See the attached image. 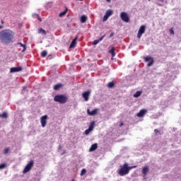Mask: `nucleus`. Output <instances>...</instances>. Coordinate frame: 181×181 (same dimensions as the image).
<instances>
[{
    "instance_id": "nucleus-1",
    "label": "nucleus",
    "mask_w": 181,
    "mask_h": 181,
    "mask_svg": "<svg viewBox=\"0 0 181 181\" xmlns=\"http://www.w3.org/2000/svg\"><path fill=\"white\" fill-rule=\"evenodd\" d=\"M13 39H15V33L13 30L6 29L0 31V40L1 43L8 45V43L13 42Z\"/></svg>"
},
{
    "instance_id": "nucleus-2",
    "label": "nucleus",
    "mask_w": 181,
    "mask_h": 181,
    "mask_svg": "<svg viewBox=\"0 0 181 181\" xmlns=\"http://www.w3.org/2000/svg\"><path fill=\"white\" fill-rule=\"evenodd\" d=\"M67 100V96L64 95H57L54 98V101H55V103H59V104H66Z\"/></svg>"
},
{
    "instance_id": "nucleus-3",
    "label": "nucleus",
    "mask_w": 181,
    "mask_h": 181,
    "mask_svg": "<svg viewBox=\"0 0 181 181\" xmlns=\"http://www.w3.org/2000/svg\"><path fill=\"white\" fill-rule=\"evenodd\" d=\"M117 173L120 176H125L128 175V168L127 167V163H124L122 165H120V169L117 170Z\"/></svg>"
},
{
    "instance_id": "nucleus-4",
    "label": "nucleus",
    "mask_w": 181,
    "mask_h": 181,
    "mask_svg": "<svg viewBox=\"0 0 181 181\" xmlns=\"http://www.w3.org/2000/svg\"><path fill=\"white\" fill-rule=\"evenodd\" d=\"M33 165H35L33 160H30L23 170V173H28V172H30V170L33 168Z\"/></svg>"
},
{
    "instance_id": "nucleus-5",
    "label": "nucleus",
    "mask_w": 181,
    "mask_h": 181,
    "mask_svg": "<svg viewBox=\"0 0 181 181\" xmlns=\"http://www.w3.org/2000/svg\"><path fill=\"white\" fill-rule=\"evenodd\" d=\"M120 18L123 22H126L127 23L129 22V16H128V13H127V12H122L120 13Z\"/></svg>"
},
{
    "instance_id": "nucleus-6",
    "label": "nucleus",
    "mask_w": 181,
    "mask_h": 181,
    "mask_svg": "<svg viewBox=\"0 0 181 181\" xmlns=\"http://www.w3.org/2000/svg\"><path fill=\"white\" fill-rule=\"evenodd\" d=\"M94 125H95V122L93 121L90 124L88 129L85 131V134L88 135L94 129Z\"/></svg>"
},
{
    "instance_id": "nucleus-7",
    "label": "nucleus",
    "mask_w": 181,
    "mask_h": 181,
    "mask_svg": "<svg viewBox=\"0 0 181 181\" xmlns=\"http://www.w3.org/2000/svg\"><path fill=\"white\" fill-rule=\"evenodd\" d=\"M145 29H146L145 25H141L140 27L138 34H137L138 39H141V37H142V35H144V33H145Z\"/></svg>"
},
{
    "instance_id": "nucleus-8",
    "label": "nucleus",
    "mask_w": 181,
    "mask_h": 181,
    "mask_svg": "<svg viewBox=\"0 0 181 181\" xmlns=\"http://www.w3.org/2000/svg\"><path fill=\"white\" fill-rule=\"evenodd\" d=\"M113 13H114V11H112V10L111 9L107 10L103 17V22H105L108 19V18L111 16Z\"/></svg>"
},
{
    "instance_id": "nucleus-9",
    "label": "nucleus",
    "mask_w": 181,
    "mask_h": 181,
    "mask_svg": "<svg viewBox=\"0 0 181 181\" xmlns=\"http://www.w3.org/2000/svg\"><path fill=\"white\" fill-rule=\"evenodd\" d=\"M41 125L42 128H45L46 127V124H47V115H44L41 117Z\"/></svg>"
},
{
    "instance_id": "nucleus-10",
    "label": "nucleus",
    "mask_w": 181,
    "mask_h": 181,
    "mask_svg": "<svg viewBox=\"0 0 181 181\" xmlns=\"http://www.w3.org/2000/svg\"><path fill=\"white\" fill-rule=\"evenodd\" d=\"M144 60H145V62H149L148 63V64H147L148 67H151V66H152V65L153 64V57H146L144 58Z\"/></svg>"
},
{
    "instance_id": "nucleus-11",
    "label": "nucleus",
    "mask_w": 181,
    "mask_h": 181,
    "mask_svg": "<svg viewBox=\"0 0 181 181\" xmlns=\"http://www.w3.org/2000/svg\"><path fill=\"white\" fill-rule=\"evenodd\" d=\"M90 94H91V92L90 90L83 93L82 97L83 98H84L85 101H88V97H90Z\"/></svg>"
},
{
    "instance_id": "nucleus-12",
    "label": "nucleus",
    "mask_w": 181,
    "mask_h": 181,
    "mask_svg": "<svg viewBox=\"0 0 181 181\" xmlns=\"http://www.w3.org/2000/svg\"><path fill=\"white\" fill-rule=\"evenodd\" d=\"M77 39H78V36H76L71 42L69 47L70 49H74L77 45Z\"/></svg>"
},
{
    "instance_id": "nucleus-13",
    "label": "nucleus",
    "mask_w": 181,
    "mask_h": 181,
    "mask_svg": "<svg viewBox=\"0 0 181 181\" xmlns=\"http://www.w3.org/2000/svg\"><path fill=\"white\" fill-rule=\"evenodd\" d=\"M146 110L145 109H142L139 111V112L137 113V117H139V118H142V117H144L145 115L146 114Z\"/></svg>"
},
{
    "instance_id": "nucleus-14",
    "label": "nucleus",
    "mask_w": 181,
    "mask_h": 181,
    "mask_svg": "<svg viewBox=\"0 0 181 181\" xmlns=\"http://www.w3.org/2000/svg\"><path fill=\"white\" fill-rule=\"evenodd\" d=\"M22 67H12L10 69L11 73H17L18 71H22Z\"/></svg>"
},
{
    "instance_id": "nucleus-15",
    "label": "nucleus",
    "mask_w": 181,
    "mask_h": 181,
    "mask_svg": "<svg viewBox=\"0 0 181 181\" xmlns=\"http://www.w3.org/2000/svg\"><path fill=\"white\" fill-rule=\"evenodd\" d=\"M148 172H149V168H148V166H144L142 168V173L144 175V177H146V175H148Z\"/></svg>"
},
{
    "instance_id": "nucleus-16",
    "label": "nucleus",
    "mask_w": 181,
    "mask_h": 181,
    "mask_svg": "<svg viewBox=\"0 0 181 181\" xmlns=\"http://www.w3.org/2000/svg\"><path fill=\"white\" fill-rule=\"evenodd\" d=\"M98 111V109H94L91 112L90 111V109L87 110L88 115H90V116L95 115L97 114Z\"/></svg>"
},
{
    "instance_id": "nucleus-17",
    "label": "nucleus",
    "mask_w": 181,
    "mask_h": 181,
    "mask_svg": "<svg viewBox=\"0 0 181 181\" xmlns=\"http://www.w3.org/2000/svg\"><path fill=\"white\" fill-rule=\"evenodd\" d=\"M105 37V35H104L103 37H100L98 40H94L93 42L92 45H93V46H95V45H98V42H101V40H103Z\"/></svg>"
},
{
    "instance_id": "nucleus-18",
    "label": "nucleus",
    "mask_w": 181,
    "mask_h": 181,
    "mask_svg": "<svg viewBox=\"0 0 181 181\" xmlns=\"http://www.w3.org/2000/svg\"><path fill=\"white\" fill-rule=\"evenodd\" d=\"M98 148V144H92L90 148H89V151L94 152V151H95V149H97Z\"/></svg>"
},
{
    "instance_id": "nucleus-19",
    "label": "nucleus",
    "mask_w": 181,
    "mask_h": 181,
    "mask_svg": "<svg viewBox=\"0 0 181 181\" xmlns=\"http://www.w3.org/2000/svg\"><path fill=\"white\" fill-rule=\"evenodd\" d=\"M62 87H63V84L57 83L54 86V90H55V91H57V90H59V88H62Z\"/></svg>"
},
{
    "instance_id": "nucleus-20",
    "label": "nucleus",
    "mask_w": 181,
    "mask_h": 181,
    "mask_svg": "<svg viewBox=\"0 0 181 181\" xmlns=\"http://www.w3.org/2000/svg\"><path fill=\"white\" fill-rule=\"evenodd\" d=\"M87 22V16L83 15L81 17V23H86Z\"/></svg>"
},
{
    "instance_id": "nucleus-21",
    "label": "nucleus",
    "mask_w": 181,
    "mask_h": 181,
    "mask_svg": "<svg viewBox=\"0 0 181 181\" xmlns=\"http://www.w3.org/2000/svg\"><path fill=\"white\" fill-rule=\"evenodd\" d=\"M18 45L21 46V47H23L22 52H25L26 51V45H23L21 42L17 43Z\"/></svg>"
},
{
    "instance_id": "nucleus-22",
    "label": "nucleus",
    "mask_w": 181,
    "mask_h": 181,
    "mask_svg": "<svg viewBox=\"0 0 181 181\" xmlns=\"http://www.w3.org/2000/svg\"><path fill=\"white\" fill-rule=\"evenodd\" d=\"M141 94H142L141 91H136V93L134 95V98H138V97H141Z\"/></svg>"
},
{
    "instance_id": "nucleus-23",
    "label": "nucleus",
    "mask_w": 181,
    "mask_h": 181,
    "mask_svg": "<svg viewBox=\"0 0 181 181\" xmlns=\"http://www.w3.org/2000/svg\"><path fill=\"white\" fill-rule=\"evenodd\" d=\"M38 33H41L42 35H47L46 30L43 28H40L38 30Z\"/></svg>"
},
{
    "instance_id": "nucleus-24",
    "label": "nucleus",
    "mask_w": 181,
    "mask_h": 181,
    "mask_svg": "<svg viewBox=\"0 0 181 181\" xmlns=\"http://www.w3.org/2000/svg\"><path fill=\"white\" fill-rule=\"evenodd\" d=\"M127 172H128V173H129V170H131L132 169H135V168H136V165L129 166L127 163Z\"/></svg>"
},
{
    "instance_id": "nucleus-25",
    "label": "nucleus",
    "mask_w": 181,
    "mask_h": 181,
    "mask_svg": "<svg viewBox=\"0 0 181 181\" xmlns=\"http://www.w3.org/2000/svg\"><path fill=\"white\" fill-rule=\"evenodd\" d=\"M67 11H68V9L66 8L65 11L61 12V13L59 14V18H62V16H64V15H66V14L67 13Z\"/></svg>"
},
{
    "instance_id": "nucleus-26",
    "label": "nucleus",
    "mask_w": 181,
    "mask_h": 181,
    "mask_svg": "<svg viewBox=\"0 0 181 181\" xmlns=\"http://www.w3.org/2000/svg\"><path fill=\"white\" fill-rule=\"evenodd\" d=\"M110 53L112 54V57L115 56V48L112 47L110 51Z\"/></svg>"
},
{
    "instance_id": "nucleus-27",
    "label": "nucleus",
    "mask_w": 181,
    "mask_h": 181,
    "mask_svg": "<svg viewBox=\"0 0 181 181\" xmlns=\"http://www.w3.org/2000/svg\"><path fill=\"white\" fill-rule=\"evenodd\" d=\"M47 56V51L44 50L41 52V57H46Z\"/></svg>"
},
{
    "instance_id": "nucleus-28",
    "label": "nucleus",
    "mask_w": 181,
    "mask_h": 181,
    "mask_svg": "<svg viewBox=\"0 0 181 181\" xmlns=\"http://www.w3.org/2000/svg\"><path fill=\"white\" fill-rule=\"evenodd\" d=\"M114 86H115V84L114 83V81L110 82L107 84L108 88H112L114 87Z\"/></svg>"
},
{
    "instance_id": "nucleus-29",
    "label": "nucleus",
    "mask_w": 181,
    "mask_h": 181,
    "mask_svg": "<svg viewBox=\"0 0 181 181\" xmlns=\"http://www.w3.org/2000/svg\"><path fill=\"white\" fill-rule=\"evenodd\" d=\"M0 117H1V118H8V113H6V112H4L1 115H0Z\"/></svg>"
},
{
    "instance_id": "nucleus-30",
    "label": "nucleus",
    "mask_w": 181,
    "mask_h": 181,
    "mask_svg": "<svg viewBox=\"0 0 181 181\" xmlns=\"http://www.w3.org/2000/svg\"><path fill=\"white\" fill-rule=\"evenodd\" d=\"M86 169H82V170L81 171V176H84V175H86Z\"/></svg>"
},
{
    "instance_id": "nucleus-31",
    "label": "nucleus",
    "mask_w": 181,
    "mask_h": 181,
    "mask_svg": "<svg viewBox=\"0 0 181 181\" xmlns=\"http://www.w3.org/2000/svg\"><path fill=\"white\" fill-rule=\"evenodd\" d=\"M6 168V165L5 163L0 164V169H5Z\"/></svg>"
},
{
    "instance_id": "nucleus-32",
    "label": "nucleus",
    "mask_w": 181,
    "mask_h": 181,
    "mask_svg": "<svg viewBox=\"0 0 181 181\" xmlns=\"http://www.w3.org/2000/svg\"><path fill=\"white\" fill-rule=\"evenodd\" d=\"M8 152H9V147H7L4 149V155H6V153H8Z\"/></svg>"
},
{
    "instance_id": "nucleus-33",
    "label": "nucleus",
    "mask_w": 181,
    "mask_h": 181,
    "mask_svg": "<svg viewBox=\"0 0 181 181\" xmlns=\"http://www.w3.org/2000/svg\"><path fill=\"white\" fill-rule=\"evenodd\" d=\"M170 35H175V31H173V28L170 29Z\"/></svg>"
},
{
    "instance_id": "nucleus-34",
    "label": "nucleus",
    "mask_w": 181,
    "mask_h": 181,
    "mask_svg": "<svg viewBox=\"0 0 181 181\" xmlns=\"http://www.w3.org/2000/svg\"><path fill=\"white\" fill-rule=\"evenodd\" d=\"M37 20L40 21V22H42V18H40V16H39V15L37 14Z\"/></svg>"
},
{
    "instance_id": "nucleus-35",
    "label": "nucleus",
    "mask_w": 181,
    "mask_h": 181,
    "mask_svg": "<svg viewBox=\"0 0 181 181\" xmlns=\"http://www.w3.org/2000/svg\"><path fill=\"white\" fill-rule=\"evenodd\" d=\"M154 132L155 134H159V130H158L157 129H155Z\"/></svg>"
},
{
    "instance_id": "nucleus-36",
    "label": "nucleus",
    "mask_w": 181,
    "mask_h": 181,
    "mask_svg": "<svg viewBox=\"0 0 181 181\" xmlns=\"http://www.w3.org/2000/svg\"><path fill=\"white\" fill-rule=\"evenodd\" d=\"M115 33H112L110 35V37H112V36H114Z\"/></svg>"
},
{
    "instance_id": "nucleus-37",
    "label": "nucleus",
    "mask_w": 181,
    "mask_h": 181,
    "mask_svg": "<svg viewBox=\"0 0 181 181\" xmlns=\"http://www.w3.org/2000/svg\"><path fill=\"white\" fill-rule=\"evenodd\" d=\"M4 28V25H0V29H3Z\"/></svg>"
},
{
    "instance_id": "nucleus-38",
    "label": "nucleus",
    "mask_w": 181,
    "mask_h": 181,
    "mask_svg": "<svg viewBox=\"0 0 181 181\" xmlns=\"http://www.w3.org/2000/svg\"><path fill=\"white\" fill-rule=\"evenodd\" d=\"M122 125H124V123H121V124H119V127H122Z\"/></svg>"
},
{
    "instance_id": "nucleus-39",
    "label": "nucleus",
    "mask_w": 181,
    "mask_h": 181,
    "mask_svg": "<svg viewBox=\"0 0 181 181\" xmlns=\"http://www.w3.org/2000/svg\"><path fill=\"white\" fill-rule=\"evenodd\" d=\"M107 2H111V0H106Z\"/></svg>"
},
{
    "instance_id": "nucleus-40",
    "label": "nucleus",
    "mask_w": 181,
    "mask_h": 181,
    "mask_svg": "<svg viewBox=\"0 0 181 181\" xmlns=\"http://www.w3.org/2000/svg\"><path fill=\"white\" fill-rule=\"evenodd\" d=\"M1 23H4V21H1Z\"/></svg>"
},
{
    "instance_id": "nucleus-41",
    "label": "nucleus",
    "mask_w": 181,
    "mask_h": 181,
    "mask_svg": "<svg viewBox=\"0 0 181 181\" xmlns=\"http://www.w3.org/2000/svg\"><path fill=\"white\" fill-rule=\"evenodd\" d=\"M148 1H151V0H148Z\"/></svg>"
}]
</instances>
